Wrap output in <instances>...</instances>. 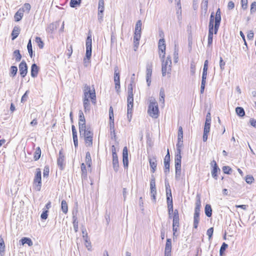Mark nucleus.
Segmentation results:
<instances>
[{"instance_id": "obj_1", "label": "nucleus", "mask_w": 256, "mask_h": 256, "mask_svg": "<svg viewBox=\"0 0 256 256\" xmlns=\"http://www.w3.org/2000/svg\"><path fill=\"white\" fill-rule=\"evenodd\" d=\"M84 97L83 100L84 107V112H86L90 110V104L88 97L91 98L93 104H96V96L94 89L91 90L90 86L86 85L84 86Z\"/></svg>"}, {"instance_id": "obj_2", "label": "nucleus", "mask_w": 256, "mask_h": 256, "mask_svg": "<svg viewBox=\"0 0 256 256\" xmlns=\"http://www.w3.org/2000/svg\"><path fill=\"white\" fill-rule=\"evenodd\" d=\"M148 113L152 118H156L158 116L159 110L158 103L156 99L151 97L149 100Z\"/></svg>"}, {"instance_id": "obj_3", "label": "nucleus", "mask_w": 256, "mask_h": 256, "mask_svg": "<svg viewBox=\"0 0 256 256\" xmlns=\"http://www.w3.org/2000/svg\"><path fill=\"white\" fill-rule=\"evenodd\" d=\"M162 60V72L163 76H166V73L170 74L172 70V60L170 56L166 57V60L164 58L160 60Z\"/></svg>"}, {"instance_id": "obj_4", "label": "nucleus", "mask_w": 256, "mask_h": 256, "mask_svg": "<svg viewBox=\"0 0 256 256\" xmlns=\"http://www.w3.org/2000/svg\"><path fill=\"white\" fill-rule=\"evenodd\" d=\"M42 186L41 171L40 168L36 169V174L34 180V188L36 191H40Z\"/></svg>"}, {"instance_id": "obj_5", "label": "nucleus", "mask_w": 256, "mask_h": 256, "mask_svg": "<svg viewBox=\"0 0 256 256\" xmlns=\"http://www.w3.org/2000/svg\"><path fill=\"white\" fill-rule=\"evenodd\" d=\"M181 155L178 154L175 156V169L176 180H178L181 174Z\"/></svg>"}, {"instance_id": "obj_6", "label": "nucleus", "mask_w": 256, "mask_h": 256, "mask_svg": "<svg viewBox=\"0 0 256 256\" xmlns=\"http://www.w3.org/2000/svg\"><path fill=\"white\" fill-rule=\"evenodd\" d=\"M158 54L160 60H163L165 58L166 55V44L164 38L159 40L158 44Z\"/></svg>"}, {"instance_id": "obj_7", "label": "nucleus", "mask_w": 256, "mask_h": 256, "mask_svg": "<svg viewBox=\"0 0 256 256\" xmlns=\"http://www.w3.org/2000/svg\"><path fill=\"white\" fill-rule=\"evenodd\" d=\"M152 63L148 62L146 65V80L148 86H150L151 82V76L152 74Z\"/></svg>"}, {"instance_id": "obj_8", "label": "nucleus", "mask_w": 256, "mask_h": 256, "mask_svg": "<svg viewBox=\"0 0 256 256\" xmlns=\"http://www.w3.org/2000/svg\"><path fill=\"white\" fill-rule=\"evenodd\" d=\"M92 36L91 35L88 36L86 40V57L90 58L92 56Z\"/></svg>"}, {"instance_id": "obj_9", "label": "nucleus", "mask_w": 256, "mask_h": 256, "mask_svg": "<svg viewBox=\"0 0 256 256\" xmlns=\"http://www.w3.org/2000/svg\"><path fill=\"white\" fill-rule=\"evenodd\" d=\"M104 0H99L98 5V20L101 22L103 20L104 12Z\"/></svg>"}, {"instance_id": "obj_10", "label": "nucleus", "mask_w": 256, "mask_h": 256, "mask_svg": "<svg viewBox=\"0 0 256 256\" xmlns=\"http://www.w3.org/2000/svg\"><path fill=\"white\" fill-rule=\"evenodd\" d=\"M150 194L152 198V200L154 202L156 201V182L155 178L152 176L150 182Z\"/></svg>"}, {"instance_id": "obj_11", "label": "nucleus", "mask_w": 256, "mask_h": 256, "mask_svg": "<svg viewBox=\"0 0 256 256\" xmlns=\"http://www.w3.org/2000/svg\"><path fill=\"white\" fill-rule=\"evenodd\" d=\"M80 136L82 138L94 136L93 132L90 126L79 129Z\"/></svg>"}, {"instance_id": "obj_12", "label": "nucleus", "mask_w": 256, "mask_h": 256, "mask_svg": "<svg viewBox=\"0 0 256 256\" xmlns=\"http://www.w3.org/2000/svg\"><path fill=\"white\" fill-rule=\"evenodd\" d=\"M221 21L220 10L218 8L215 16L214 34H216L218 31Z\"/></svg>"}, {"instance_id": "obj_13", "label": "nucleus", "mask_w": 256, "mask_h": 256, "mask_svg": "<svg viewBox=\"0 0 256 256\" xmlns=\"http://www.w3.org/2000/svg\"><path fill=\"white\" fill-rule=\"evenodd\" d=\"M20 73L22 77L24 78L28 72V66L26 62L22 60L19 64Z\"/></svg>"}, {"instance_id": "obj_14", "label": "nucleus", "mask_w": 256, "mask_h": 256, "mask_svg": "<svg viewBox=\"0 0 256 256\" xmlns=\"http://www.w3.org/2000/svg\"><path fill=\"white\" fill-rule=\"evenodd\" d=\"M134 83L133 80L131 82L130 84H128V98H127V102L130 103L132 102H134V94H133V88H132V84Z\"/></svg>"}, {"instance_id": "obj_15", "label": "nucleus", "mask_w": 256, "mask_h": 256, "mask_svg": "<svg viewBox=\"0 0 256 256\" xmlns=\"http://www.w3.org/2000/svg\"><path fill=\"white\" fill-rule=\"evenodd\" d=\"M64 156L62 152V150H61L59 152L58 157L57 160V164L58 166L60 167V170H62L64 168Z\"/></svg>"}, {"instance_id": "obj_16", "label": "nucleus", "mask_w": 256, "mask_h": 256, "mask_svg": "<svg viewBox=\"0 0 256 256\" xmlns=\"http://www.w3.org/2000/svg\"><path fill=\"white\" fill-rule=\"evenodd\" d=\"M78 127L79 129L87 126L86 124V120L84 114L82 110L79 111Z\"/></svg>"}, {"instance_id": "obj_17", "label": "nucleus", "mask_w": 256, "mask_h": 256, "mask_svg": "<svg viewBox=\"0 0 256 256\" xmlns=\"http://www.w3.org/2000/svg\"><path fill=\"white\" fill-rule=\"evenodd\" d=\"M122 162L124 168L128 166V150L126 146H124L122 150Z\"/></svg>"}, {"instance_id": "obj_18", "label": "nucleus", "mask_w": 256, "mask_h": 256, "mask_svg": "<svg viewBox=\"0 0 256 256\" xmlns=\"http://www.w3.org/2000/svg\"><path fill=\"white\" fill-rule=\"evenodd\" d=\"M200 208H201L200 198L198 195H197L196 202V206H195V208H194V215L200 216Z\"/></svg>"}, {"instance_id": "obj_19", "label": "nucleus", "mask_w": 256, "mask_h": 256, "mask_svg": "<svg viewBox=\"0 0 256 256\" xmlns=\"http://www.w3.org/2000/svg\"><path fill=\"white\" fill-rule=\"evenodd\" d=\"M148 161L150 162V166L151 168V172L152 173H154L156 169L157 163L156 158L154 157L153 158H148Z\"/></svg>"}, {"instance_id": "obj_20", "label": "nucleus", "mask_w": 256, "mask_h": 256, "mask_svg": "<svg viewBox=\"0 0 256 256\" xmlns=\"http://www.w3.org/2000/svg\"><path fill=\"white\" fill-rule=\"evenodd\" d=\"M39 70V68L36 64H33L31 66L30 74L32 78L37 76Z\"/></svg>"}, {"instance_id": "obj_21", "label": "nucleus", "mask_w": 256, "mask_h": 256, "mask_svg": "<svg viewBox=\"0 0 256 256\" xmlns=\"http://www.w3.org/2000/svg\"><path fill=\"white\" fill-rule=\"evenodd\" d=\"M133 102L128 103V108H127V116L128 118L129 121H130L131 118H132V107H133Z\"/></svg>"}, {"instance_id": "obj_22", "label": "nucleus", "mask_w": 256, "mask_h": 256, "mask_svg": "<svg viewBox=\"0 0 256 256\" xmlns=\"http://www.w3.org/2000/svg\"><path fill=\"white\" fill-rule=\"evenodd\" d=\"M112 166L115 172H118L119 167L118 160V156H112Z\"/></svg>"}, {"instance_id": "obj_23", "label": "nucleus", "mask_w": 256, "mask_h": 256, "mask_svg": "<svg viewBox=\"0 0 256 256\" xmlns=\"http://www.w3.org/2000/svg\"><path fill=\"white\" fill-rule=\"evenodd\" d=\"M86 146H92L93 141V136L83 137Z\"/></svg>"}, {"instance_id": "obj_24", "label": "nucleus", "mask_w": 256, "mask_h": 256, "mask_svg": "<svg viewBox=\"0 0 256 256\" xmlns=\"http://www.w3.org/2000/svg\"><path fill=\"white\" fill-rule=\"evenodd\" d=\"M24 16L23 10L19 9L18 10L15 14L14 18L16 22H19L20 20Z\"/></svg>"}, {"instance_id": "obj_25", "label": "nucleus", "mask_w": 256, "mask_h": 256, "mask_svg": "<svg viewBox=\"0 0 256 256\" xmlns=\"http://www.w3.org/2000/svg\"><path fill=\"white\" fill-rule=\"evenodd\" d=\"M114 83L120 82V73L118 72V68L117 66H116L114 68Z\"/></svg>"}, {"instance_id": "obj_26", "label": "nucleus", "mask_w": 256, "mask_h": 256, "mask_svg": "<svg viewBox=\"0 0 256 256\" xmlns=\"http://www.w3.org/2000/svg\"><path fill=\"white\" fill-rule=\"evenodd\" d=\"M204 212L208 217H211L212 215V208L211 206L209 204H206L204 208Z\"/></svg>"}, {"instance_id": "obj_27", "label": "nucleus", "mask_w": 256, "mask_h": 256, "mask_svg": "<svg viewBox=\"0 0 256 256\" xmlns=\"http://www.w3.org/2000/svg\"><path fill=\"white\" fill-rule=\"evenodd\" d=\"M20 241L21 242L22 245L27 244L28 246H30L33 244V242L31 239L28 238H23L20 240Z\"/></svg>"}, {"instance_id": "obj_28", "label": "nucleus", "mask_w": 256, "mask_h": 256, "mask_svg": "<svg viewBox=\"0 0 256 256\" xmlns=\"http://www.w3.org/2000/svg\"><path fill=\"white\" fill-rule=\"evenodd\" d=\"M72 214L73 226L74 230L76 232H77L78 231V218L76 214H74V212H72Z\"/></svg>"}, {"instance_id": "obj_29", "label": "nucleus", "mask_w": 256, "mask_h": 256, "mask_svg": "<svg viewBox=\"0 0 256 256\" xmlns=\"http://www.w3.org/2000/svg\"><path fill=\"white\" fill-rule=\"evenodd\" d=\"M82 237L85 242L86 246L88 250H90L91 248V243L88 239L87 232L86 233L85 235H83Z\"/></svg>"}, {"instance_id": "obj_30", "label": "nucleus", "mask_w": 256, "mask_h": 256, "mask_svg": "<svg viewBox=\"0 0 256 256\" xmlns=\"http://www.w3.org/2000/svg\"><path fill=\"white\" fill-rule=\"evenodd\" d=\"M85 162L88 167H90L92 164V159L90 154L89 152H86Z\"/></svg>"}, {"instance_id": "obj_31", "label": "nucleus", "mask_w": 256, "mask_h": 256, "mask_svg": "<svg viewBox=\"0 0 256 256\" xmlns=\"http://www.w3.org/2000/svg\"><path fill=\"white\" fill-rule=\"evenodd\" d=\"M20 28L18 27L15 26L12 32V40H14L16 39L20 33Z\"/></svg>"}, {"instance_id": "obj_32", "label": "nucleus", "mask_w": 256, "mask_h": 256, "mask_svg": "<svg viewBox=\"0 0 256 256\" xmlns=\"http://www.w3.org/2000/svg\"><path fill=\"white\" fill-rule=\"evenodd\" d=\"M214 162V166L213 168V170L212 172V175L213 176L214 178L216 180H217V174L216 173L218 172V170H220V168L217 166V164L214 160L213 161Z\"/></svg>"}, {"instance_id": "obj_33", "label": "nucleus", "mask_w": 256, "mask_h": 256, "mask_svg": "<svg viewBox=\"0 0 256 256\" xmlns=\"http://www.w3.org/2000/svg\"><path fill=\"white\" fill-rule=\"evenodd\" d=\"M110 135L114 133V137L116 138V134L114 131V119L110 120Z\"/></svg>"}, {"instance_id": "obj_34", "label": "nucleus", "mask_w": 256, "mask_h": 256, "mask_svg": "<svg viewBox=\"0 0 256 256\" xmlns=\"http://www.w3.org/2000/svg\"><path fill=\"white\" fill-rule=\"evenodd\" d=\"M61 208L62 212L66 214L68 211V206L65 200H62L61 203Z\"/></svg>"}, {"instance_id": "obj_35", "label": "nucleus", "mask_w": 256, "mask_h": 256, "mask_svg": "<svg viewBox=\"0 0 256 256\" xmlns=\"http://www.w3.org/2000/svg\"><path fill=\"white\" fill-rule=\"evenodd\" d=\"M171 250H172L171 240L170 238H168L166 240V244L164 251H166L168 252H171Z\"/></svg>"}, {"instance_id": "obj_36", "label": "nucleus", "mask_w": 256, "mask_h": 256, "mask_svg": "<svg viewBox=\"0 0 256 256\" xmlns=\"http://www.w3.org/2000/svg\"><path fill=\"white\" fill-rule=\"evenodd\" d=\"M236 114L240 117L244 116L245 114L244 109L242 107L236 108Z\"/></svg>"}, {"instance_id": "obj_37", "label": "nucleus", "mask_w": 256, "mask_h": 256, "mask_svg": "<svg viewBox=\"0 0 256 256\" xmlns=\"http://www.w3.org/2000/svg\"><path fill=\"white\" fill-rule=\"evenodd\" d=\"M82 0H70V5L72 8H76L80 5Z\"/></svg>"}, {"instance_id": "obj_38", "label": "nucleus", "mask_w": 256, "mask_h": 256, "mask_svg": "<svg viewBox=\"0 0 256 256\" xmlns=\"http://www.w3.org/2000/svg\"><path fill=\"white\" fill-rule=\"evenodd\" d=\"M213 33L214 32H208V46L211 47L213 40Z\"/></svg>"}, {"instance_id": "obj_39", "label": "nucleus", "mask_w": 256, "mask_h": 256, "mask_svg": "<svg viewBox=\"0 0 256 256\" xmlns=\"http://www.w3.org/2000/svg\"><path fill=\"white\" fill-rule=\"evenodd\" d=\"M41 155V150L39 147L37 148L34 154V158L35 160H38Z\"/></svg>"}, {"instance_id": "obj_40", "label": "nucleus", "mask_w": 256, "mask_h": 256, "mask_svg": "<svg viewBox=\"0 0 256 256\" xmlns=\"http://www.w3.org/2000/svg\"><path fill=\"white\" fill-rule=\"evenodd\" d=\"M142 22L140 20H138L135 26V32H140L142 31Z\"/></svg>"}, {"instance_id": "obj_41", "label": "nucleus", "mask_w": 256, "mask_h": 256, "mask_svg": "<svg viewBox=\"0 0 256 256\" xmlns=\"http://www.w3.org/2000/svg\"><path fill=\"white\" fill-rule=\"evenodd\" d=\"M82 176V178H86L87 176L86 166L84 163L81 164Z\"/></svg>"}, {"instance_id": "obj_42", "label": "nucleus", "mask_w": 256, "mask_h": 256, "mask_svg": "<svg viewBox=\"0 0 256 256\" xmlns=\"http://www.w3.org/2000/svg\"><path fill=\"white\" fill-rule=\"evenodd\" d=\"M178 143L176 144V156H178V154L180 155V148L182 146V142L183 140H182V141H179V140H178Z\"/></svg>"}, {"instance_id": "obj_43", "label": "nucleus", "mask_w": 256, "mask_h": 256, "mask_svg": "<svg viewBox=\"0 0 256 256\" xmlns=\"http://www.w3.org/2000/svg\"><path fill=\"white\" fill-rule=\"evenodd\" d=\"M14 56L16 58V62H20L21 60L22 55L20 54L19 50H15L14 52Z\"/></svg>"}, {"instance_id": "obj_44", "label": "nucleus", "mask_w": 256, "mask_h": 256, "mask_svg": "<svg viewBox=\"0 0 256 256\" xmlns=\"http://www.w3.org/2000/svg\"><path fill=\"white\" fill-rule=\"evenodd\" d=\"M183 140V130L181 126L178 127V140L182 141Z\"/></svg>"}, {"instance_id": "obj_45", "label": "nucleus", "mask_w": 256, "mask_h": 256, "mask_svg": "<svg viewBox=\"0 0 256 256\" xmlns=\"http://www.w3.org/2000/svg\"><path fill=\"white\" fill-rule=\"evenodd\" d=\"M200 221V216H194V228H196Z\"/></svg>"}, {"instance_id": "obj_46", "label": "nucleus", "mask_w": 256, "mask_h": 256, "mask_svg": "<svg viewBox=\"0 0 256 256\" xmlns=\"http://www.w3.org/2000/svg\"><path fill=\"white\" fill-rule=\"evenodd\" d=\"M27 48H28V54H29L30 58H32L33 52H32V44L30 40L28 42Z\"/></svg>"}, {"instance_id": "obj_47", "label": "nucleus", "mask_w": 256, "mask_h": 256, "mask_svg": "<svg viewBox=\"0 0 256 256\" xmlns=\"http://www.w3.org/2000/svg\"><path fill=\"white\" fill-rule=\"evenodd\" d=\"M178 50L176 48V46H175L174 50V61L175 63L178 62Z\"/></svg>"}, {"instance_id": "obj_48", "label": "nucleus", "mask_w": 256, "mask_h": 256, "mask_svg": "<svg viewBox=\"0 0 256 256\" xmlns=\"http://www.w3.org/2000/svg\"><path fill=\"white\" fill-rule=\"evenodd\" d=\"M31 6L28 3H26L23 7L21 8H20V10H23V12H27L28 13L29 12L30 10Z\"/></svg>"}, {"instance_id": "obj_49", "label": "nucleus", "mask_w": 256, "mask_h": 256, "mask_svg": "<svg viewBox=\"0 0 256 256\" xmlns=\"http://www.w3.org/2000/svg\"><path fill=\"white\" fill-rule=\"evenodd\" d=\"M228 245L226 244L225 242H224L220 248V256H222V254H224V250L228 248Z\"/></svg>"}, {"instance_id": "obj_50", "label": "nucleus", "mask_w": 256, "mask_h": 256, "mask_svg": "<svg viewBox=\"0 0 256 256\" xmlns=\"http://www.w3.org/2000/svg\"><path fill=\"white\" fill-rule=\"evenodd\" d=\"M18 72V68L16 66H12L10 67V75L12 76H14Z\"/></svg>"}, {"instance_id": "obj_51", "label": "nucleus", "mask_w": 256, "mask_h": 256, "mask_svg": "<svg viewBox=\"0 0 256 256\" xmlns=\"http://www.w3.org/2000/svg\"><path fill=\"white\" fill-rule=\"evenodd\" d=\"M211 122H205L204 132L209 133L210 130Z\"/></svg>"}, {"instance_id": "obj_52", "label": "nucleus", "mask_w": 256, "mask_h": 256, "mask_svg": "<svg viewBox=\"0 0 256 256\" xmlns=\"http://www.w3.org/2000/svg\"><path fill=\"white\" fill-rule=\"evenodd\" d=\"M5 245L4 240L2 237L0 236V252H3L4 250Z\"/></svg>"}, {"instance_id": "obj_53", "label": "nucleus", "mask_w": 256, "mask_h": 256, "mask_svg": "<svg viewBox=\"0 0 256 256\" xmlns=\"http://www.w3.org/2000/svg\"><path fill=\"white\" fill-rule=\"evenodd\" d=\"M36 42L38 44L39 48H42L44 47V43L43 42L42 40V39L40 37H36Z\"/></svg>"}, {"instance_id": "obj_54", "label": "nucleus", "mask_w": 256, "mask_h": 256, "mask_svg": "<svg viewBox=\"0 0 256 256\" xmlns=\"http://www.w3.org/2000/svg\"><path fill=\"white\" fill-rule=\"evenodd\" d=\"M245 180L248 184H251L254 182V178L251 175H248L246 176Z\"/></svg>"}, {"instance_id": "obj_55", "label": "nucleus", "mask_w": 256, "mask_h": 256, "mask_svg": "<svg viewBox=\"0 0 256 256\" xmlns=\"http://www.w3.org/2000/svg\"><path fill=\"white\" fill-rule=\"evenodd\" d=\"M250 14H254L256 12V2H254L250 5Z\"/></svg>"}, {"instance_id": "obj_56", "label": "nucleus", "mask_w": 256, "mask_h": 256, "mask_svg": "<svg viewBox=\"0 0 256 256\" xmlns=\"http://www.w3.org/2000/svg\"><path fill=\"white\" fill-rule=\"evenodd\" d=\"M141 37L140 32H135L134 33V40L140 41Z\"/></svg>"}, {"instance_id": "obj_57", "label": "nucleus", "mask_w": 256, "mask_h": 256, "mask_svg": "<svg viewBox=\"0 0 256 256\" xmlns=\"http://www.w3.org/2000/svg\"><path fill=\"white\" fill-rule=\"evenodd\" d=\"M170 154L169 150L168 149L167 154L164 158V164H170Z\"/></svg>"}, {"instance_id": "obj_58", "label": "nucleus", "mask_w": 256, "mask_h": 256, "mask_svg": "<svg viewBox=\"0 0 256 256\" xmlns=\"http://www.w3.org/2000/svg\"><path fill=\"white\" fill-rule=\"evenodd\" d=\"M208 0H203L201 4L202 8L206 11L208 9Z\"/></svg>"}, {"instance_id": "obj_59", "label": "nucleus", "mask_w": 256, "mask_h": 256, "mask_svg": "<svg viewBox=\"0 0 256 256\" xmlns=\"http://www.w3.org/2000/svg\"><path fill=\"white\" fill-rule=\"evenodd\" d=\"M213 232H214V228H210L208 230L206 234L208 236L209 240H210L212 238Z\"/></svg>"}, {"instance_id": "obj_60", "label": "nucleus", "mask_w": 256, "mask_h": 256, "mask_svg": "<svg viewBox=\"0 0 256 256\" xmlns=\"http://www.w3.org/2000/svg\"><path fill=\"white\" fill-rule=\"evenodd\" d=\"M172 225L173 226H176L177 227H179L180 226V223H179V220H180V218L179 217L178 218H172Z\"/></svg>"}, {"instance_id": "obj_61", "label": "nucleus", "mask_w": 256, "mask_h": 256, "mask_svg": "<svg viewBox=\"0 0 256 256\" xmlns=\"http://www.w3.org/2000/svg\"><path fill=\"white\" fill-rule=\"evenodd\" d=\"M48 210H45L44 209L43 212H42V214H41V216H40L42 220H46L48 216Z\"/></svg>"}, {"instance_id": "obj_62", "label": "nucleus", "mask_w": 256, "mask_h": 256, "mask_svg": "<svg viewBox=\"0 0 256 256\" xmlns=\"http://www.w3.org/2000/svg\"><path fill=\"white\" fill-rule=\"evenodd\" d=\"M222 170L226 174H230V172H232V168L228 166H223Z\"/></svg>"}, {"instance_id": "obj_63", "label": "nucleus", "mask_w": 256, "mask_h": 256, "mask_svg": "<svg viewBox=\"0 0 256 256\" xmlns=\"http://www.w3.org/2000/svg\"><path fill=\"white\" fill-rule=\"evenodd\" d=\"M240 3L242 4V8L244 10H246L248 8V0H241Z\"/></svg>"}, {"instance_id": "obj_64", "label": "nucleus", "mask_w": 256, "mask_h": 256, "mask_svg": "<svg viewBox=\"0 0 256 256\" xmlns=\"http://www.w3.org/2000/svg\"><path fill=\"white\" fill-rule=\"evenodd\" d=\"M225 62L223 60L222 57H220V67L221 70H223L224 69Z\"/></svg>"}]
</instances>
